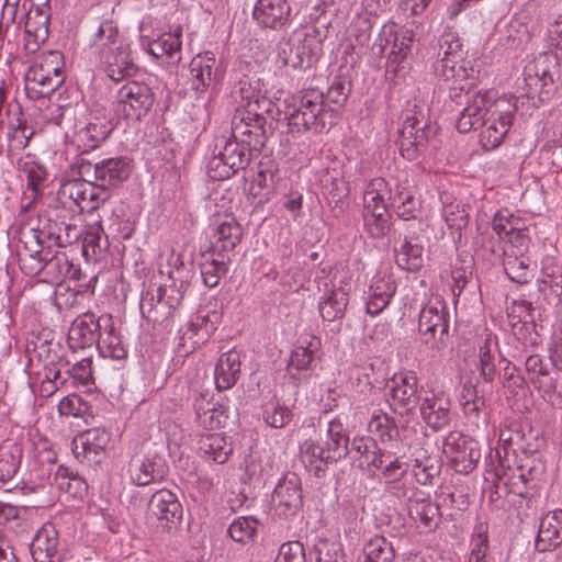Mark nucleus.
<instances>
[{"instance_id":"obj_32","label":"nucleus","mask_w":562,"mask_h":562,"mask_svg":"<svg viewBox=\"0 0 562 562\" xmlns=\"http://www.w3.org/2000/svg\"><path fill=\"white\" fill-rule=\"evenodd\" d=\"M396 291V284L390 277L378 276L368 290L367 313L376 316L390 304Z\"/></svg>"},{"instance_id":"obj_55","label":"nucleus","mask_w":562,"mask_h":562,"mask_svg":"<svg viewBox=\"0 0 562 562\" xmlns=\"http://www.w3.org/2000/svg\"><path fill=\"white\" fill-rule=\"evenodd\" d=\"M216 401L214 400V394L210 390H201L199 391L193 398V411L195 414V420L201 426H212L214 424L215 418H210L206 414L210 413L211 407H216Z\"/></svg>"},{"instance_id":"obj_41","label":"nucleus","mask_w":562,"mask_h":562,"mask_svg":"<svg viewBox=\"0 0 562 562\" xmlns=\"http://www.w3.org/2000/svg\"><path fill=\"white\" fill-rule=\"evenodd\" d=\"M503 267L507 277L519 284H525L529 280V258L516 251L509 252L504 249Z\"/></svg>"},{"instance_id":"obj_23","label":"nucleus","mask_w":562,"mask_h":562,"mask_svg":"<svg viewBox=\"0 0 562 562\" xmlns=\"http://www.w3.org/2000/svg\"><path fill=\"white\" fill-rule=\"evenodd\" d=\"M252 18L265 29L281 30L290 22L291 7L288 0H257Z\"/></svg>"},{"instance_id":"obj_45","label":"nucleus","mask_w":562,"mask_h":562,"mask_svg":"<svg viewBox=\"0 0 562 562\" xmlns=\"http://www.w3.org/2000/svg\"><path fill=\"white\" fill-rule=\"evenodd\" d=\"M263 420L272 428L285 427L293 417L291 408L281 403L280 400L272 397L266 402L262 406Z\"/></svg>"},{"instance_id":"obj_34","label":"nucleus","mask_w":562,"mask_h":562,"mask_svg":"<svg viewBox=\"0 0 562 562\" xmlns=\"http://www.w3.org/2000/svg\"><path fill=\"white\" fill-rule=\"evenodd\" d=\"M203 261L200 263V271L205 286L212 289L220 284L221 279L228 271L229 258L226 255L206 250L202 254Z\"/></svg>"},{"instance_id":"obj_57","label":"nucleus","mask_w":562,"mask_h":562,"mask_svg":"<svg viewBox=\"0 0 562 562\" xmlns=\"http://www.w3.org/2000/svg\"><path fill=\"white\" fill-rule=\"evenodd\" d=\"M518 442L515 456L517 457L518 453H521L524 456L521 460L532 459L531 457L544 446V439L531 427L527 431L522 429L521 438H519Z\"/></svg>"},{"instance_id":"obj_25","label":"nucleus","mask_w":562,"mask_h":562,"mask_svg":"<svg viewBox=\"0 0 562 562\" xmlns=\"http://www.w3.org/2000/svg\"><path fill=\"white\" fill-rule=\"evenodd\" d=\"M532 311L530 302H515L508 317L513 325V333L518 340H521L525 345L537 346L539 344V335L536 331Z\"/></svg>"},{"instance_id":"obj_9","label":"nucleus","mask_w":562,"mask_h":562,"mask_svg":"<svg viewBox=\"0 0 562 562\" xmlns=\"http://www.w3.org/2000/svg\"><path fill=\"white\" fill-rule=\"evenodd\" d=\"M540 355H530L525 361V370L532 385L552 405L562 404V371L552 368Z\"/></svg>"},{"instance_id":"obj_5","label":"nucleus","mask_w":562,"mask_h":562,"mask_svg":"<svg viewBox=\"0 0 562 562\" xmlns=\"http://www.w3.org/2000/svg\"><path fill=\"white\" fill-rule=\"evenodd\" d=\"M116 26L108 21L101 23L95 33V41L100 42V45L113 46L116 44ZM102 59L108 77L115 82L131 78L138 71V66L134 63L132 49L128 45L110 47L109 52L102 54Z\"/></svg>"},{"instance_id":"obj_27","label":"nucleus","mask_w":562,"mask_h":562,"mask_svg":"<svg viewBox=\"0 0 562 562\" xmlns=\"http://www.w3.org/2000/svg\"><path fill=\"white\" fill-rule=\"evenodd\" d=\"M408 516L426 530H434L440 522V508L439 505L431 501L428 493L420 491L415 497L406 505Z\"/></svg>"},{"instance_id":"obj_8","label":"nucleus","mask_w":562,"mask_h":562,"mask_svg":"<svg viewBox=\"0 0 562 562\" xmlns=\"http://www.w3.org/2000/svg\"><path fill=\"white\" fill-rule=\"evenodd\" d=\"M265 80L259 71L249 69L248 66L240 67L232 95L239 100L240 110L257 109L269 112L271 101L267 98Z\"/></svg>"},{"instance_id":"obj_7","label":"nucleus","mask_w":562,"mask_h":562,"mask_svg":"<svg viewBox=\"0 0 562 562\" xmlns=\"http://www.w3.org/2000/svg\"><path fill=\"white\" fill-rule=\"evenodd\" d=\"M254 150L231 137L225 140L218 153L207 164V175L213 180H225L245 169Z\"/></svg>"},{"instance_id":"obj_19","label":"nucleus","mask_w":562,"mask_h":562,"mask_svg":"<svg viewBox=\"0 0 562 562\" xmlns=\"http://www.w3.org/2000/svg\"><path fill=\"white\" fill-rule=\"evenodd\" d=\"M524 91L528 99L536 98L540 103L549 101L555 90L552 74L540 60L530 63L524 71Z\"/></svg>"},{"instance_id":"obj_4","label":"nucleus","mask_w":562,"mask_h":562,"mask_svg":"<svg viewBox=\"0 0 562 562\" xmlns=\"http://www.w3.org/2000/svg\"><path fill=\"white\" fill-rule=\"evenodd\" d=\"M404 121L400 130L398 146L401 155L407 160H415L426 149L435 135V127L423 106L414 104L404 111Z\"/></svg>"},{"instance_id":"obj_50","label":"nucleus","mask_w":562,"mask_h":562,"mask_svg":"<svg viewBox=\"0 0 562 562\" xmlns=\"http://www.w3.org/2000/svg\"><path fill=\"white\" fill-rule=\"evenodd\" d=\"M350 82L344 78H337L324 93L326 109L334 110L335 120L337 111L344 106L350 93Z\"/></svg>"},{"instance_id":"obj_40","label":"nucleus","mask_w":562,"mask_h":562,"mask_svg":"<svg viewBox=\"0 0 562 562\" xmlns=\"http://www.w3.org/2000/svg\"><path fill=\"white\" fill-rule=\"evenodd\" d=\"M396 265L406 271H418L424 263V246L422 243H402L394 248Z\"/></svg>"},{"instance_id":"obj_15","label":"nucleus","mask_w":562,"mask_h":562,"mask_svg":"<svg viewBox=\"0 0 562 562\" xmlns=\"http://www.w3.org/2000/svg\"><path fill=\"white\" fill-rule=\"evenodd\" d=\"M272 501L274 513L280 518L295 516L303 507L301 479L296 473L289 472L281 477L274 487Z\"/></svg>"},{"instance_id":"obj_39","label":"nucleus","mask_w":562,"mask_h":562,"mask_svg":"<svg viewBox=\"0 0 562 562\" xmlns=\"http://www.w3.org/2000/svg\"><path fill=\"white\" fill-rule=\"evenodd\" d=\"M391 215L387 207L368 209L362 211L364 231L372 238H383L391 229Z\"/></svg>"},{"instance_id":"obj_38","label":"nucleus","mask_w":562,"mask_h":562,"mask_svg":"<svg viewBox=\"0 0 562 562\" xmlns=\"http://www.w3.org/2000/svg\"><path fill=\"white\" fill-rule=\"evenodd\" d=\"M349 299L342 288L331 289L321 299L318 310L322 318L334 322L344 317Z\"/></svg>"},{"instance_id":"obj_2","label":"nucleus","mask_w":562,"mask_h":562,"mask_svg":"<svg viewBox=\"0 0 562 562\" xmlns=\"http://www.w3.org/2000/svg\"><path fill=\"white\" fill-rule=\"evenodd\" d=\"M284 120L292 132H323L335 124L334 110L326 109L324 93L317 89H307L293 97L292 103L284 110Z\"/></svg>"},{"instance_id":"obj_64","label":"nucleus","mask_w":562,"mask_h":562,"mask_svg":"<svg viewBox=\"0 0 562 562\" xmlns=\"http://www.w3.org/2000/svg\"><path fill=\"white\" fill-rule=\"evenodd\" d=\"M305 550L300 541H288L281 544L278 562H305Z\"/></svg>"},{"instance_id":"obj_56","label":"nucleus","mask_w":562,"mask_h":562,"mask_svg":"<svg viewBox=\"0 0 562 562\" xmlns=\"http://www.w3.org/2000/svg\"><path fill=\"white\" fill-rule=\"evenodd\" d=\"M465 54H453L451 56L440 57V67H437L439 75L446 80L464 78L467 76V68L464 67Z\"/></svg>"},{"instance_id":"obj_59","label":"nucleus","mask_w":562,"mask_h":562,"mask_svg":"<svg viewBox=\"0 0 562 562\" xmlns=\"http://www.w3.org/2000/svg\"><path fill=\"white\" fill-rule=\"evenodd\" d=\"M416 189L407 180L398 181L393 189H389L390 206L395 209L400 204L418 201L415 198Z\"/></svg>"},{"instance_id":"obj_14","label":"nucleus","mask_w":562,"mask_h":562,"mask_svg":"<svg viewBox=\"0 0 562 562\" xmlns=\"http://www.w3.org/2000/svg\"><path fill=\"white\" fill-rule=\"evenodd\" d=\"M494 475L497 487L503 484L508 493L524 496L528 492V484L535 481L537 475L535 459L519 460L515 468L505 465V460H501Z\"/></svg>"},{"instance_id":"obj_60","label":"nucleus","mask_w":562,"mask_h":562,"mask_svg":"<svg viewBox=\"0 0 562 562\" xmlns=\"http://www.w3.org/2000/svg\"><path fill=\"white\" fill-rule=\"evenodd\" d=\"M385 491L397 499L405 501L406 505L420 492L414 484L404 477L385 483Z\"/></svg>"},{"instance_id":"obj_31","label":"nucleus","mask_w":562,"mask_h":562,"mask_svg":"<svg viewBox=\"0 0 562 562\" xmlns=\"http://www.w3.org/2000/svg\"><path fill=\"white\" fill-rule=\"evenodd\" d=\"M243 234V227L235 218L225 220L216 226L212 245L207 250L217 256L226 255L241 241Z\"/></svg>"},{"instance_id":"obj_51","label":"nucleus","mask_w":562,"mask_h":562,"mask_svg":"<svg viewBox=\"0 0 562 562\" xmlns=\"http://www.w3.org/2000/svg\"><path fill=\"white\" fill-rule=\"evenodd\" d=\"M384 192L389 193L387 182L383 178L371 180L363 194V210L391 207L385 201Z\"/></svg>"},{"instance_id":"obj_62","label":"nucleus","mask_w":562,"mask_h":562,"mask_svg":"<svg viewBox=\"0 0 562 562\" xmlns=\"http://www.w3.org/2000/svg\"><path fill=\"white\" fill-rule=\"evenodd\" d=\"M522 428L518 424L504 426L499 429V449H503L507 456L509 450L516 454V448L521 438Z\"/></svg>"},{"instance_id":"obj_13","label":"nucleus","mask_w":562,"mask_h":562,"mask_svg":"<svg viewBox=\"0 0 562 562\" xmlns=\"http://www.w3.org/2000/svg\"><path fill=\"white\" fill-rule=\"evenodd\" d=\"M445 306L426 305L422 308L418 319V331L422 341L434 352L446 347L449 323Z\"/></svg>"},{"instance_id":"obj_20","label":"nucleus","mask_w":562,"mask_h":562,"mask_svg":"<svg viewBox=\"0 0 562 562\" xmlns=\"http://www.w3.org/2000/svg\"><path fill=\"white\" fill-rule=\"evenodd\" d=\"M58 532L53 524L43 525L30 544L34 562H66L67 551L58 550Z\"/></svg>"},{"instance_id":"obj_46","label":"nucleus","mask_w":562,"mask_h":562,"mask_svg":"<svg viewBox=\"0 0 562 562\" xmlns=\"http://www.w3.org/2000/svg\"><path fill=\"white\" fill-rule=\"evenodd\" d=\"M181 48V30L175 33H164L157 40L148 43V53L156 58L167 56L173 58Z\"/></svg>"},{"instance_id":"obj_1","label":"nucleus","mask_w":562,"mask_h":562,"mask_svg":"<svg viewBox=\"0 0 562 562\" xmlns=\"http://www.w3.org/2000/svg\"><path fill=\"white\" fill-rule=\"evenodd\" d=\"M98 192L93 184L72 180V231L80 226L72 241V251L79 249L87 262L94 260L100 248L101 218L98 213Z\"/></svg>"},{"instance_id":"obj_36","label":"nucleus","mask_w":562,"mask_h":562,"mask_svg":"<svg viewBox=\"0 0 562 562\" xmlns=\"http://www.w3.org/2000/svg\"><path fill=\"white\" fill-rule=\"evenodd\" d=\"M199 445L203 457L218 464L225 463L233 452L232 442L222 434L205 435L200 439Z\"/></svg>"},{"instance_id":"obj_63","label":"nucleus","mask_w":562,"mask_h":562,"mask_svg":"<svg viewBox=\"0 0 562 562\" xmlns=\"http://www.w3.org/2000/svg\"><path fill=\"white\" fill-rule=\"evenodd\" d=\"M20 243L24 245L25 256L30 258H35L42 252L43 246L40 240V232L33 227L26 228L23 226L20 228Z\"/></svg>"},{"instance_id":"obj_44","label":"nucleus","mask_w":562,"mask_h":562,"mask_svg":"<svg viewBox=\"0 0 562 562\" xmlns=\"http://www.w3.org/2000/svg\"><path fill=\"white\" fill-rule=\"evenodd\" d=\"M93 351H83L81 360L72 363V385L83 387L85 393L94 390V378L92 370Z\"/></svg>"},{"instance_id":"obj_42","label":"nucleus","mask_w":562,"mask_h":562,"mask_svg":"<svg viewBox=\"0 0 562 562\" xmlns=\"http://www.w3.org/2000/svg\"><path fill=\"white\" fill-rule=\"evenodd\" d=\"M412 474L420 485H432L441 472L440 462L429 456L417 457L412 461Z\"/></svg>"},{"instance_id":"obj_18","label":"nucleus","mask_w":562,"mask_h":562,"mask_svg":"<svg viewBox=\"0 0 562 562\" xmlns=\"http://www.w3.org/2000/svg\"><path fill=\"white\" fill-rule=\"evenodd\" d=\"M468 94L467 106L461 111L456 122L460 133L477 130L486 124V116L493 106V98L487 91H475Z\"/></svg>"},{"instance_id":"obj_30","label":"nucleus","mask_w":562,"mask_h":562,"mask_svg":"<svg viewBox=\"0 0 562 562\" xmlns=\"http://www.w3.org/2000/svg\"><path fill=\"white\" fill-rule=\"evenodd\" d=\"M240 353L231 349L218 358L214 369L215 387L218 392L232 389L240 375Z\"/></svg>"},{"instance_id":"obj_10","label":"nucleus","mask_w":562,"mask_h":562,"mask_svg":"<svg viewBox=\"0 0 562 562\" xmlns=\"http://www.w3.org/2000/svg\"><path fill=\"white\" fill-rule=\"evenodd\" d=\"M442 452L452 469L460 474L472 472L481 458L479 442L457 430L445 437Z\"/></svg>"},{"instance_id":"obj_52","label":"nucleus","mask_w":562,"mask_h":562,"mask_svg":"<svg viewBox=\"0 0 562 562\" xmlns=\"http://www.w3.org/2000/svg\"><path fill=\"white\" fill-rule=\"evenodd\" d=\"M319 346V340L313 337L306 346L295 347L290 356L288 369L291 371L295 369L297 371L310 369L313 360L314 352Z\"/></svg>"},{"instance_id":"obj_24","label":"nucleus","mask_w":562,"mask_h":562,"mask_svg":"<svg viewBox=\"0 0 562 562\" xmlns=\"http://www.w3.org/2000/svg\"><path fill=\"white\" fill-rule=\"evenodd\" d=\"M101 337L100 318L93 313L85 312L72 319V350L93 351Z\"/></svg>"},{"instance_id":"obj_37","label":"nucleus","mask_w":562,"mask_h":562,"mask_svg":"<svg viewBox=\"0 0 562 562\" xmlns=\"http://www.w3.org/2000/svg\"><path fill=\"white\" fill-rule=\"evenodd\" d=\"M513 113L506 112L492 120H486V126L481 132V143L485 149H494L503 142L513 123Z\"/></svg>"},{"instance_id":"obj_61","label":"nucleus","mask_w":562,"mask_h":562,"mask_svg":"<svg viewBox=\"0 0 562 562\" xmlns=\"http://www.w3.org/2000/svg\"><path fill=\"white\" fill-rule=\"evenodd\" d=\"M519 223V218L514 216V214L507 210L503 209L496 212L492 221L493 231L503 238V235H507L513 232Z\"/></svg>"},{"instance_id":"obj_33","label":"nucleus","mask_w":562,"mask_h":562,"mask_svg":"<svg viewBox=\"0 0 562 562\" xmlns=\"http://www.w3.org/2000/svg\"><path fill=\"white\" fill-rule=\"evenodd\" d=\"M325 462H336L349 453V437L342 423L334 419L328 423L327 440L324 445Z\"/></svg>"},{"instance_id":"obj_22","label":"nucleus","mask_w":562,"mask_h":562,"mask_svg":"<svg viewBox=\"0 0 562 562\" xmlns=\"http://www.w3.org/2000/svg\"><path fill=\"white\" fill-rule=\"evenodd\" d=\"M450 398L443 392L427 393L422 398L419 412L426 425L434 431H439L450 424Z\"/></svg>"},{"instance_id":"obj_29","label":"nucleus","mask_w":562,"mask_h":562,"mask_svg":"<svg viewBox=\"0 0 562 562\" xmlns=\"http://www.w3.org/2000/svg\"><path fill=\"white\" fill-rule=\"evenodd\" d=\"M562 543V509L549 512L540 521L536 549L547 552Z\"/></svg>"},{"instance_id":"obj_49","label":"nucleus","mask_w":562,"mask_h":562,"mask_svg":"<svg viewBox=\"0 0 562 562\" xmlns=\"http://www.w3.org/2000/svg\"><path fill=\"white\" fill-rule=\"evenodd\" d=\"M369 430L382 441H392L398 437V428L393 417L382 411L373 413L369 422Z\"/></svg>"},{"instance_id":"obj_28","label":"nucleus","mask_w":562,"mask_h":562,"mask_svg":"<svg viewBox=\"0 0 562 562\" xmlns=\"http://www.w3.org/2000/svg\"><path fill=\"white\" fill-rule=\"evenodd\" d=\"M131 479L138 486H145L162 480L168 473L165 459L155 453L148 454L143 460H134L130 467Z\"/></svg>"},{"instance_id":"obj_53","label":"nucleus","mask_w":562,"mask_h":562,"mask_svg":"<svg viewBox=\"0 0 562 562\" xmlns=\"http://www.w3.org/2000/svg\"><path fill=\"white\" fill-rule=\"evenodd\" d=\"M72 180H78L85 184H95L99 182V161H92L85 158V155H78L72 162Z\"/></svg>"},{"instance_id":"obj_54","label":"nucleus","mask_w":562,"mask_h":562,"mask_svg":"<svg viewBox=\"0 0 562 562\" xmlns=\"http://www.w3.org/2000/svg\"><path fill=\"white\" fill-rule=\"evenodd\" d=\"M188 284L183 281L156 286L157 304H165L169 310L177 308L182 300Z\"/></svg>"},{"instance_id":"obj_6","label":"nucleus","mask_w":562,"mask_h":562,"mask_svg":"<svg viewBox=\"0 0 562 562\" xmlns=\"http://www.w3.org/2000/svg\"><path fill=\"white\" fill-rule=\"evenodd\" d=\"M323 54V41L319 31L312 29L297 42L283 40L278 45V59L293 69H308Z\"/></svg>"},{"instance_id":"obj_16","label":"nucleus","mask_w":562,"mask_h":562,"mask_svg":"<svg viewBox=\"0 0 562 562\" xmlns=\"http://www.w3.org/2000/svg\"><path fill=\"white\" fill-rule=\"evenodd\" d=\"M221 315L216 311H198L196 314L191 316L186 329L182 330L180 345L187 348L188 352L204 345L216 330Z\"/></svg>"},{"instance_id":"obj_35","label":"nucleus","mask_w":562,"mask_h":562,"mask_svg":"<svg viewBox=\"0 0 562 562\" xmlns=\"http://www.w3.org/2000/svg\"><path fill=\"white\" fill-rule=\"evenodd\" d=\"M130 172V164L124 157L99 161V183L101 187H115L125 181Z\"/></svg>"},{"instance_id":"obj_26","label":"nucleus","mask_w":562,"mask_h":562,"mask_svg":"<svg viewBox=\"0 0 562 562\" xmlns=\"http://www.w3.org/2000/svg\"><path fill=\"white\" fill-rule=\"evenodd\" d=\"M182 505L177 495L169 490L155 492L148 502V515L150 518L173 524L182 519Z\"/></svg>"},{"instance_id":"obj_11","label":"nucleus","mask_w":562,"mask_h":562,"mask_svg":"<svg viewBox=\"0 0 562 562\" xmlns=\"http://www.w3.org/2000/svg\"><path fill=\"white\" fill-rule=\"evenodd\" d=\"M265 111L236 109L232 120V137L245 144L248 149L260 151L268 139Z\"/></svg>"},{"instance_id":"obj_58","label":"nucleus","mask_w":562,"mask_h":562,"mask_svg":"<svg viewBox=\"0 0 562 562\" xmlns=\"http://www.w3.org/2000/svg\"><path fill=\"white\" fill-rule=\"evenodd\" d=\"M471 552L468 562H485L488 552V535L487 527L480 525L476 528V533L472 537Z\"/></svg>"},{"instance_id":"obj_43","label":"nucleus","mask_w":562,"mask_h":562,"mask_svg":"<svg viewBox=\"0 0 562 562\" xmlns=\"http://www.w3.org/2000/svg\"><path fill=\"white\" fill-rule=\"evenodd\" d=\"M364 562H393L395 550L383 536H374L363 547Z\"/></svg>"},{"instance_id":"obj_17","label":"nucleus","mask_w":562,"mask_h":562,"mask_svg":"<svg viewBox=\"0 0 562 562\" xmlns=\"http://www.w3.org/2000/svg\"><path fill=\"white\" fill-rule=\"evenodd\" d=\"M390 396L394 411L409 414L420 401L418 379L413 371L395 373L391 380Z\"/></svg>"},{"instance_id":"obj_48","label":"nucleus","mask_w":562,"mask_h":562,"mask_svg":"<svg viewBox=\"0 0 562 562\" xmlns=\"http://www.w3.org/2000/svg\"><path fill=\"white\" fill-rule=\"evenodd\" d=\"M97 124L89 123L75 132L72 146H76L78 155H88L90 150L95 149L102 139L103 133L99 131Z\"/></svg>"},{"instance_id":"obj_12","label":"nucleus","mask_w":562,"mask_h":562,"mask_svg":"<svg viewBox=\"0 0 562 562\" xmlns=\"http://www.w3.org/2000/svg\"><path fill=\"white\" fill-rule=\"evenodd\" d=\"M155 101L151 88L137 80H128L117 93L116 112L126 120L139 121L148 114Z\"/></svg>"},{"instance_id":"obj_3","label":"nucleus","mask_w":562,"mask_h":562,"mask_svg":"<svg viewBox=\"0 0 562 562\" xmlns=\"http://www.w3.org/2000/svg\"><path fill=\"white\" fill-rule=\"evenodd\" d=\"M66 79L64 56L49 52L41 60L34 61L25 74L26 94L40 99L54 93Z\"/></svg>"},{"instance_id":"obj_47","label":"nucleus","mask_w":562,"mask_h":562,"mask_svg":"<svg viewBox=\"0 0 562 562\" xmlns=\"http://www.w3.org/2000/svg\"><path fill=\"white\" fill-rule=\"evenodd\" d=\"M259 521L252 516H241L234 519L228 527L229 537L239 543L247 544L254 541Z\"/></svg>"},{"instance_id":"obj_21","label":"nucleus","mask_w":562,"mask_h":562,"mask_svg":"<svg viewBox=\"0 0 562 562\" xmlns=\"http://www.w3.org/2000/svg\"><path fill=\"white\" fill-rule=\"evenodd\" d=\"M192 88L196 92H205L209 87L222 78L221 64L212 52L198 54L190 65Z\"/></svg>"}]
</instances>
